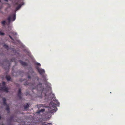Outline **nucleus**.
<instances>
[{
    "label": "nucleus",
    "instance_id": "nucleus-16",
    "mask_svg": "<svg viewBox=\"0 0 125 125\" xmlns=\"http://www.w3.org/2000/svg\"><path fill=\"white\" fill-rule=\"evenodd\" d=\"M55 112V110L54 109H52L51 110V111H50V112L51 113H53V112Z\"/></svg>",
    "mask_w": 125,
    "mask_h": 125
},
{
    "label": "nucleus",
    "instance_id": "nucleus-9",
    "mask_svg": "<svg viewBox=\"0 0 125 125\" xmlns=\"http://www.w3.org/2000/svg\"><path fill=\"white\" fill-rule=\"evenodd\" d=\"M3 105H7V104L6 102V99L5 98H3Z\"/></svg>",
    "mask_w": 125,
    "mask_h": 125
},
{
    "label": "nucleus",
    "instance_id": "nucleus-3",
    "mask_svg": "<svg viewBox=\"0 0 125 125\" xmlns=\"http://www.w3.org/2000/svg\"><path fill=\"white\" fill-rule=\"evenodd\" d=\"M52 99H53V101L55 102L56 103V104H53L52 105V106L53 107H56V105H58V106H59V105L60 104V103L58 102V100L55 98V97H54L55 96L53 94H52Z\"/></svg>",
    "mask_w": 125,
    "mask_h": 125
},
{
    "label": "nucleus",
    "instance_id": "nucleus-6",
    "mask_svg": "<svg viewBox=\"0 0 125 125\" xmlns=\"http://www.w3.org/2000/svg\"><path fill=\"white\" fill-rule=\"evenodd\" d=\"M17 95L19 99H22L21 89L20 88L19 89Z\"/></svg>",
    "mask_w": 125,
    "mask_h": 125
},
{
    "label": "nucleus",
    "instance_id": "nucleus-5",
    "mask_svg": "<svg viewBox=\"0 0 125 125\" xmlns=\"http://www.w3.org/2000/svg\"><path fill=\"white\" fill-rule=\"evenodd\" d=\"M8 88L6 87V86L3 87H0V90L1 91H3L6 93H8Z\"/></svg>",
    "mask_w": 125,
    "mask_h": 125
},
{
    "label": "nucleus",
    "instance_id": "nucleus-21",
    "mask_svg": "<svg viewBox=\"0 0 125 125\" xmlns=\"http://www.w3.org/2000/svg\"><path fill=\"white\" fill-rule=\"evenodd\" d=\"M36 64L38 66H40L41 65V64L39 63H36Z\"/></svg>",
    "mask_w": 125,
    "mask_h": 125
},
{
    "label": "nucleus",
    "instance_id": "nucleus-26",
    "mask_svg": "<svg viewBox=\"0 0 125 125\" xmlns=\"http://www.w3.org/2000/svg\"><path fill=\"white\" fill-rule=\"evenodd\" d=\"M13 118V117H11V121H12V120Z\"/></svg>",
    "mask_w": 125,
    "mask_h": 125
},
{
    "label": "nucleus",
    "instance_id": "nucleus-23",
    "mask_svg": "<svg viewBox=\"0 0 125 125\" xmlns=\"http://www.w3.org/2000/svg\"><path fill=\"white\" fill-rule=\"evenodd\" d=\"M42 125H48L44 123H42Z\"/></svg>",
    "mask_w": 125,
    "mask_h": 125
},
{
    "label": "nucleus",
    "instance_id": "nucleus-25",
    "mask_svg": "<svg viewBox=\"0 0 125 125\" xmlns=\"http://www.w3.org/2000/svg\"><path fill=\"white\" fill-rule=\"evenodd\" d=\"M18 5V2H17L15 3V5Z\"/></svg>",
    "mask_w": 125,
    "mask_h": 125
},
{
    "label": "nucleus",
    "instance_id": "nucleus-4",
    "mask_svg": "<svg viewBox=\"0 0 125 125\" xmlns=\"http://www.w3.org/2000/svg\"><path fill=\"white\" fill-rule=\"evenodd\" d=\"M37 69L40 74L43 77H44L43 74L45 72L44 70L43 69L39 68L38 67H37Z\"/></svg>",
    "mask_w": 125,
    "mask_h": 125
},
{
    "label": "nucleus",
    "instance_id": "nucleus-29",
    "mask_svg": "<svg viewBox=\"0 0 125 125\" xmlns=\"http://www.w3.org/2000/svg\"><path fill=\"white\" fill-rule=\"evenodd\" d=\"M5 1H6V2H7L8 1V0H4Z\"/></svg>",
    "mask_w": 125,
    "mask_h": 125
},
{
    "label": "nucleus",
    "instance_id": "nucleus-13",
    "mask_svg": "<svg viewBox=\"0 0 125 125\" xmlns=\"http://www.w3.org/2000/svg\"><path fill=\"white\" fill-rule=\"evenodd\" d=\"M29 106V104L27 103L26 105L24 106V108L25 109L28 108Z\"/></svg>",
    "mask_w": 125,
    "mask_h": 125
},
{
    "label": "nucleus",
    "instance_id": "nucleus-2",
    "mask_svg": "<svg viewBox=\"0 0 125 125\" xmlns=\"http://www.w3.org/2000/svg\"><path fill=\"white\" fill-rule=\"evenodd\" d=\"M11 18H12L13 21L15 20L16 19V14L15 13L9 16L7 18V20L9 23L10 22Z\"/></svg>",
    "mask_w": 125,
    "mask_h": 125
},
{
    "label": "nucleus",
    "instance_id": "nucleus-18",
    "mask_svg": "<svg viewBox=\"0 0 125 125\" xmlns=\"http://www.w3.org/2000/svg\"><path fill=\"white\" fill-rule=\"evenodd\" d=\"M45 111V110L44 109H41L40 110V112H43L44 111Z\"/></svg>",
    "mask_w": 125,
    "mask_h": 125
},
{
    "label": "nucleus",
    "instance_id": "nucleus-20",
    "mask_svg": "<svg viewBox=\"0 0 125 125\" xmlns=\"http://www.w3.org/2000/svg\"><path fill=\"white\" fill-rule=\"evenodd\" d=\"M9 37H10V38L12 40H13V39L12 38V37L10 35H9Z\"/></svg>",
    "mask_w": 125,
    "mask_h": 125
},
{
    "label": "nucleus",
    "instance_id": "nucleus-32",
    "mask_svg": "<svg viewBox=\"0 0 125 125\" xmlns=\"http://www.w3.org/2000/svg\"><path fill=\"white\" fill-rule=\"evenodd\" d=\"M2 125H4L3 124H2Z\"/></svg>",
    "mask_w": 125,
    "mask_h": 125
},
{
    "label": "nucleus",
    "instance_id": "nucleus-15",
    "mask_svg": "<svg viewBox=\"0 0 125 125\" xmlns=\"http://www.w3.org/2000/svg\"><path fill=\"white\" fill-rule=\"evenodd\" d=\"M16 62L15 61V59L14 58H13L11 59V60L10 61V63L11 62Z\"/></svg>",
    "mask_w": 125,
    "mask_h": 125
},
{
    "label": "nucleus",
    "instance_id": "nucleus-10",
    "mask_svg": "<svg viewBox=\"0 0 125 125\" xmlns=\"http://www.w3.org/2000/svg\"><path fill=\"white\" fill-rule=\"evenodd\" d=\"M6 79L8 81H10L11 79V78L10 76L6 75Z\"/></svg>",
    "mask_w": 125,
    "mask_h": 125
},
{
    "label": "nucleus",
    "instance_id": "nucleus-12",
    "mask_svg": "<svg viewBox=\"0 0 125 125\" xmlns=\"http://www.w3.org/2000/svg\"><path fill=\"white\" fill-rule=\"evenodd\" d=\"M7 106V107L6 108V109L8 111V113H9L10 111H9V106L7 105H6Z\"/></svg>",
    "mask_w": 125,
    "mask_h": 125
},
{
    "label": "nucleus",
    "instance_id": "nucleus-30",
    "mask_svg": "<svg viewBox=\"0 0 125 125\" xmlns=\"http://www.w3.org/2000/svg\"><path fill=\"white\" fill-rule=\"evenodd\" d=\"M29 54L28 55H30L31 54L30 52L28 53Z\"/></svg>",
    "mask_w": 125,
    "mask_h": 125
},
{
    "label": "nucleus",
    "instance_id": "nucleus-11",
    "mask_svg": "<svg viewBox=\"0 0 125 125\" xmlns=\"http://www.w3.org/2000/svg\"><path fill=\"white\" fill-rule=\"evenodd\" d=\"M3 46L7 50H8V46L6 45V44H4L3 45Z\"/></svg>",
    "mask_w": 125,
    "mask_h": 125
},
{
    "label": "nucleus",
    "instance_id": "nucleus-1",
    "mask_svg": "<svg viewBox=\"0 0 125 125\" xmlns=\"http://www.w3.org/2000/svg\"><path fill=\"white\" fill-rule=\"evenodd\" d=\"M24 84L25 85H30L33 89H36L38 91L41 92V97H42V95H44L45 96H46V91L45 90L43 86H42V83H39V84L36 85L35 83L31 84L28 83L27 82H25Z\"/></svg>",
    "mask_w": 125,
    "mask_h": 125
},
{
    "label": "nucleus",
    "instance_id": "nucleus-14",
    "mask_svg": "<svg viewBox=\"0 0 125 125\" xmlns=\"http://www.w3.org/2000/svg\"><path fill=\"white\" fill-rule=\"evenodd\" d=\"M10 33H11V34H12L13 35H16L17 34V33L14 32L13 31L11 32H10Z\"/></svg>",
    "mask_w": 125,
    "mask_h": 125
},
{
    "label": "nucleus",
    "instance_id": "nucleus-17",
    "mask_svg": "<svg viewBox=\"0 0 125 125\" xmlns=\"http://www.w3.org/2000/svg\"><path fill=\"white\" fill-rule=\"evenodd\" d=\"M6 23V21H3L2 22V24L3 25H5Z\"/></svg>",
    "mask_w": 125,
    "mask_h": 125
},
{
    "label": "nucleus",
    "instance_id": "nucleus-27",
    "mask_svg": "<svg viewBox=\"0 0 125 125\" xmlns=\"http://www.w3.org/2000/svg\"><path fill=\"white\" fill-rule=\"evenodd\" d=\"M32 73H34V72L33 70L32 71Z\"/></svg>",
    "mask_w": 125,
    "mask_h": 125
},
{
    "label": "nucleus",
    "instance_id": "nucleus-24",
    "mask_svg": "<svg viewBox=\"0 0 125 125\" xmlns=\"http://www.w3.org/2000/svg\"><path fill=\"white\" fill-rule=\"evenodd\" d=\"M28 78L29 79H30L31 78V76H29V75H28Z\"/></svg>",
    "mask_w": 125,
    "mask_h": 125
},
{
    "label": "nucleus",
    "instance_id": "nucleus-31",
    "mask_svg": "<svg viewBox=\"0 0 125 125\" xmlns=\"http://www.w3.org/2000/svg\"><path fill=\"white\" fill-rule=\"evenodd\" d=\"M52 103H50V104L51 105H52V104H51Z\"/></svg>",
    "mask_w": 125,
    "mask_h": 125
},
{
    "label": "nucleus",
    "instance_id": "nucleus-28",
    "mask_svg": "<svg viewBox=\"0 0 125 125\" xmlns=\"http://www.w3.org/2000/svg\"><path fill=\"white\" fill-rule=\"evenodd\" d=\"M29 94V93H27L26 94V95L27 96V95H28V94Z\"/></svg>",
    "mask_w": 125,
    "mask_h": 125
},
{
    "label": "nucleus",
    "instance_id": "nucleus-7",
    "mask_svg": "<svg viewBox=\"0 0 125 125\" xmlns=\"http://www.w3.org/2000/svg\"><path fill=\"white\" fill-rule=\"evenodd\" d=\"M21 64L23 66H27V64L26 62H23L21 60H20L19 61Z\"/></svg>",
    "mask_w": 125,
    "mask_h": 125
},
{
    "label": "nucleus",
    "instance_id": "nucleus-8",
    "mask_svg": "<svg viewBox=\"0 0 125 125\" xmlns=\"http://www.w3.org/2000/svg\"><path fill=\"white\" fill-rule=\"evenodd\" d=\"M23 4H20L16 8V11H17L18 10H19L20 8L21 7V6L24 4L23 3Z\"/></svg>",
    "mask_w": 125,
    "mask_h": 125
},
{
    "label": "nucleus",
    "instance_id": "nucleus-19",
    "mask_svg": "<svg viewBox=\"0 0 125 125\" xmlns=\"http://www.w3.org/2000/svg\"><path fill=\"white\" fill-rule=\"evenodd\" d=\"M2 85L3 86H5V85H6V83L5 82L3 81L2 83Z\"/></svg>",
    "mask_w": 125,
    "mask_h": 125
},
{
    "label": "nucleus",
    "instance_id": "nucleus-22",
    "mask_svg": "<svg viewBox=\"0 0 125 125\" xmlns=\"http://www.w3.org/2000/svg\"><path fill=\"white\" fill-rule=\"evenodd\" d=\"M36 78L37 79V80L38 81H39V77H38L37 76V77H36Z\"/></svg>",
    "mask_w": 125,
    "mask_h": 125
}]
</instances>
